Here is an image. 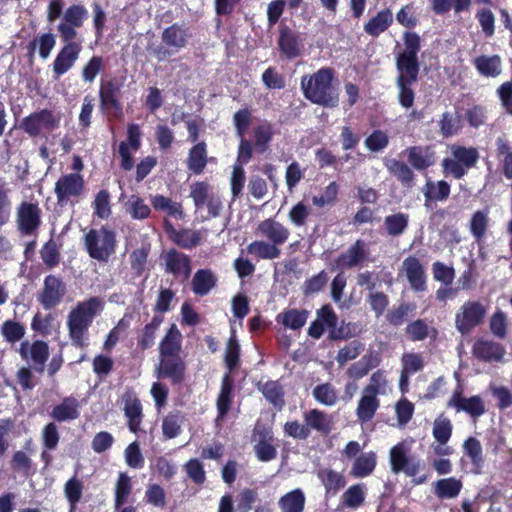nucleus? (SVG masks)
Instances as JSON below:
<instances>
[{
	"instance_id": "nucleus-19",
	"label": "nucleus",
	"mask_w": 512,
	"mask_h": 512,
	"mask_svg": "<svg viewBox=\"0 0 512 512\" xmlns=\"http://www.w3.org/2000/svg\"><path fill=\"white\" fill-rule=\"evenodd\" d=\"M19 352L23 359L32 361L41 370L49 355L48 345L43 341H35L32 344L23 342Z\"/></svg>"
},
{
	"instance_id": "nucleus-44",
	"label": "nucleus",
	"mask_w": 512,
	"mask_h": 512,
	"mask_svg": "<svg viewBox=\"0 0 512 512\" xmlns=\"http://www.w3.org/2000/svg\"><path fill=\"white\" fill-rule=\"evenodd\" d=\"M248 253L261 259H275L280 255L278 246L265 241H254L247 247Z\"/></svg>"
},
{
	"instance_id": "nucleus-16",
	"label": "nucleus",
	"mask_w": 512,
	"mask_h": 512,
	"mask_svg": "<svg viewBox=\"0 0 512 512\" xmlns=\"http://www.w3.org/2000/svg\"><path fill=\"white\" fill-rule=\"evenodd\" d=\"M81 45L73 41L66 42V45L59 51L53 62V73L55 79L67 73L79 58Z\"/></svg>"
},
{
	"instance_id": "nucleus-20",
	"label": "nucleus",
	"mask_w": 512,
	"mask_h": 512,
	"mask_svg": "<svg viewBox=\"0 0 512 512\" xmlns=\"http://www.w3.org/2000/svg\"><path fill=\"white\" fill-rule=\"evenodd\" d=\"M166 270L176 276L187 278L190 275V259L188 256L175 250H170L163 255Z\"/></svg>"
},
{
	"instance_id": "nucleus-4",
	"label": "nucleus",
	"mask_w": 512,
	"mask_h": 512,
	"mask_svg": "<svg viewBox=\"0 0 512 512\" xmlns=\"http://www.w3.org/2000/svg\"><path fill=\"white\" fill-rule=\"evenodd\" d=\"M449 151L450 156L443 160L442 167L446 175H452L456 179L462 178L479 157L478 151L473 147L451 145Z\"/></svg>"
},
{
	"instance_id": "nucleus-43",
	"label": "nucleus",
	"mask_w": 512,
	"mask_h": 512,
	"mask_svg": "<svg viewBox=\"0 0 512 512\" xmlns=\"http://www.w3.org/2000/svg\"><path fill=\"white\" fill-rule=\"evenodd\" d=\"M318 477L324 485L327 493L335 494L345 485V480L342 474L328 468L319 470Z\"/></svg>"
},
{
	"instance_id": "nucleus-64",
	"label": "nucleus",
	"mask_w": 512,
	"mask_h": 512,
	"mask_svg": "<svg viewBox=\"0 0 512 512\" xmlns=\"http://www.w3.org/2000/svg\"><path fill=\"white\" fill-rule=\"evenodd\" d=\"M362 350L363 345L360 342L352 341L339 350L336 361L340 366H343L348 361L356 359Z\"/></svg>"
},
{
	"instance_id": "nucleus-59",
	"label": "nucleus",
	"mask_w": 512,
	"mask_h": 512,
	"mask_svg": "<svg viewBox=\"0 0 512 512\" xmlns=\"http://www.w3.org/2000/svg\"><path fill=\"white\" fill-rule=\"evenodd\" d=\"M279 46L281 51L289 58H294L299 54L297 38L287 30L281 32Z\"/></svg>"
},
{
	"instance_id": "nucleus-57",
	"label": "nucleus",
	"mask_w": 512,
	"mask_h": 512,
	"mask_svg": "<svg viewBox=\"0 0 512 512\" xmlns=\"http://www.w3.org/2000/svg\"><path fill=\"white\" fill-rule=\"evenodd\" d=\"M489 224L488 213L484 211H477L473 214L470 221V231L472 235L480 240L486 233Z\"/></svg>"
},
{
	"instance_id": "nucleus-37",
	"label": "nucleus",
	"mask_w": 512,
	"mask_h": 512,
	"mask_svg": "<svg viewBox=\"0 0 512 512\" xmlns=\"http://www.w3.org/2000/svg\"><path fill=\"white\" fill-rule=\"evenodd\" d=\"M379 359L374 354L364 355L360 360L353 363L347 370V375L353 380H359L368 372L379 365Z\"/></svg>"
},
{
	"instance_id": "nucleus-47",
	"label": "nucleus",
	"mask_w": 512,
	"mask_h": 512,
	"mask_svg": "<svg viewBox=\"0 0 512 512\" xmlns=\"http://www.w3.org/2000/svg\"><path fill=\"white\" fill-rule=\"evenodd\" d=\"M385 166L394 176L405 185H410L413 181L414 174L412 170L403 162L396 159H387Z\"/></svg>"
},
{
	"instance_id": "nucleus-45",
	"label": "nucleus",
	"mask_w": 512,
	"mask_h": 512,
	"mask_svg": "<svg viewBox=\"0 0 512 512\" xmlns=\"http://www.w3.org/2000/svg\"><path fill=\"white\" fill-rule=\"evenodd\" d=\"M423 192L427 201H442L449 196L450 185L445 181H427Z\"/></svg>"
},
{
	"instance_id": "nucleus-11",
	"label": "nucleus",
	"mask_w": 512,
	"mask_h": 512,
	"mask_svg": "<svg viewBox=\"0 0 512 512\" xmlns=\"http://www.w3.org/2000/svg\"><path fill=\"white\" fill-rule=\"evenodd\" d=\"M59 125V119L49 110H41L23 119L21 127L31 136L51 131Z\"/></svg>"
},
{
	"instance_id": "nucleus-50",
	"label": "nucleus",
	"mask_w": 512,
	"mask_h": 512,
	"mask_svg": "<svg viewBox=\"0 0 512 512\" xmlns=\"http://www.w3.org/2000/svg\"><path fill=\"white\" fill-rule=\"evenodd\" d=\"M463 450L465 454L470 458L477 472L483 463L482 446L480 441L474 437L468 438L463 443Z\"/></svg>"
},
{
	"instance_id": "nucleus-26",
	"label": "nucleus",
	"mask_w": 512,
	"mask_h": 512,
	"mask_svg": "<svg viewBox=\"0 0 512 512\" xmlns=\"http://www.w3.org/2000/svg\"><path fill=\"white\" fill-rule=\"evenodd\" d=\"M473 353L483 360L499 361L504 356L505 349L493 341L479 340L474 344Z\"/></svg>"
},
{
	"instance_id": "nucleus-49",
	"label": "nucleus",
	"mask_w": 512,
	"mask_h": 512,
	"mask_svg": "<svg viewBox=\"0 0 512 512\" xmlns=\"http://www.w3.org/2000/svg\"><path fill=\"white\" fill-rule=\"evenodd\" d=\"M409 217L404 213H396L385 217L384 224L391 236L401 235L408 226Z\"/></svg>"
},
{
	"instance_id": "nucleus-35",
	"label": "nucleus",
	"mask_w": 512,
	"mask_h": 512,
	"mask_svg": "<svg viewBox=\"0 0 512 512\" xmlns=\"http://www.w3.org/2000/svg\"><path fill=\"white\" fill-rule=\"evenodd\" d=\"M124 412L130 431L135 433L141 423L142 409L140 401L131 395L125 396Z\"/></svg>"
},
{
	"instance_id": "nucleus-15",
	"label": "nucleus",
	"mask_w": 512,
	"mask_h": 512,
	"mask_svg": "<svg viewBox=\"0 0 512 512\" xmlns=\"http://www.w3.org/2000/svg\"><path fill=\"white\" fill-rule=\"evenodd\" d=\"M399 275L406 277L414 291L423 292L426 290L425 270L416 257L410 256L403 261Z\"/></svg>"
},
{
	"instance_id": "nucleus-18",
	"label": "nucleus",
	"mask_w": 512,
	"mask_h": 512,
	"mask_svg": "<svg viewBox=\"0 0 512 512\" xmlns=\"http://www.w3.org/2000/svg\"><path fill=\"white\" fill-rule=\"evenodd\" d=\"M257 234L278 246L286 242L290 232L283 224L270 218L258 224Z\"/></svg>"
},
{
	"instance_id": "nucleus-27",
	"label": "nucleus",
	"mask_w": 512,
	"mask_h": 512,
	"mask_svg": "<svg viewBox=\"0 0 512 512\" xmlns=\"http://www.w3.org/2000/svg\"><path fill=\"white\" fill-rule=\"evenodd\" d=\"M182 335L175 324H172L167 334L160 343V356H179L181 350Z\"/></svg>"
},
{
	"instance_id": "nucleus-55",
	"label": "nucleus",
	"mask_w": 512,
	"mask_h": 512,
	"mask_svg": "<svg viewBox=\"0 0 512 512\" xmlns=\"http://www.w3.org/2000/svg\"><path fill=\"white\" fill-rule=\"evenodd\" d=\"M240 347L235 336L234 324L231 323V336L226 346L225 362L229 370L234 369L239 360Z\"/></svg>"
},
{
	"instance_id": "nucleus-10",
	"label": "nucleus",
	"mask_w": 512,
	"mask_h": 512,
	"mask_svg": "<svg viewBox=\"0 0 512 512\" xmlns=\"http://www.w3.org/2000/svg\"><path fill=\"white\" fill-rule=\"evenodd\" d=\"M189 33L179 25H172L166 28L162 33L163 49L158 50L159 59H164L167 55L175 54L185 48Z\"/></svg>"
},
{
	"instance_id": "nucleus-17",
	"label": "nucleus",
	"mask_w": 512,
	"mask_h": 512,
	"mask_svg": "<svg viewBox=\"0 0 512 512\" xmlns=\"http://www.w3.org/2000/svg\"><path fill=\"white\" fill-rule=\"evenodd\" d=\"M448 406L455 408L457 412L464 411L472 417H479L485 412L484 403L479 396L465 398L460 391L453 393Z\"/></svg>"
},
{
	"instance_id": "nucleus-63",
	"label": "nucleus",
	"mask_w": 512,
	"mask_h": 512,
	"mask_svg": "<svg viewBox=\"0 0 512 512\" xmlns=\"http://www.w3.org/2000/svg\"><path fill=\"white\" fill-rule=\"evenodd\" d=\"M1 333L8 342L19 341L25 334V327L13 320L5 321L1 326Z\"/></svg>"
},
{
	"instance_id": "nucleus-42",
	"label": "nucleus",
	"mask_w": 512,
	"mask_h": 512,
	"mask_svg": "<svg viewBox=\"0 0 512 512\" xmlns=\"http://www.w3.org/2000/svg\"><path fill=\"white\" fill-rule=\"evenodd\" d=\"M126 212L135 220H144L151 213L150 207L137 195L130 196L124 204Z\"/></svg>"
},
{
	"instance_id": "nucleus-8",
	"label": "nucleus",
	"mask_w": 512,
	"mask_h": 512,
	"mask_svg": "<svg viewBox=\"0 0 512 512\" xmlns=\"http://www.w3.org/2000/svg\"><path fill=\"white\" fill-rule=\"evenodd\" d=\"M83 190L84 180L79 173H69L61 176L54 187L57 203L61 206L79 198Z\"/></svg>"
},
{
	"instance_id": "nucleus-30",
	"label": "nucleus",
	"mask_w": 512,
	"mask_h": 512,
	"mask_svg": "<svg viewBox=\"0 0 512 512\" xmlns=\"http://www.w3.org/2000/svg\"><path fill=\"white\" fill-rule=\"evenodd\" d=\"M79 402L77 399L65 398L60 404L56 405L51 413L53 419L59 422L74 420L79 417Z\"/></svg>"
},
{
	"instance_id": "nucleus-33",
	"label": "nucleus",
	"mask_w": 512,
	"mask_h": 512,
	"mask_svg": "<svg viewBox=\"0 0 512 512\" xmlns=\"http://www.w3.org/2000/svg\"><path fill=\"white\" fill-rule=\"evenodd\" d=\"M393 22V14L389 9H384L371 18L364 26V31L370 36L377 37Z\"/></svg>"
},
{
	"instance_id": "nucleus-6",
	"label": "nucleus",
	"mask_w": 512,
	"mask_h": 512,
	"mask_svg": "<svg viewBox=\"0 0 512 512\" xmlns=\"http://www.w3.org/2000/svg\"><path fill=\"white\" fill-rule=\"evenodd\" d=\"M487 311V307L480 301L468 300L464 302L455 314V328L462 335L469 334L474 328L483 323Z\"/></svg>"
},
{
	"instance_id": "nucleus-58",
	"label": "nucleus",
	"mask_w": 512,
	"mask_h": 512,
	"mask_svg": "<svg viewBox=\"0 0 512 512\" xmlns=\"http://www.w3.org/2000/svg\"><path fill=\"white\" fill-rule=\"evenodd\" d=\"M407 334L413 341H420L428 336H435L434 328L429 327L423 320H416L407 327Z\"/></svg>"
},
{
	"instance_id": "nucleus-22",
	"label": "nucleus",
	"mask_w": 512,
	"mask_h": 512,
	"mask_svg": "<svg viewBox=\"0 0 512 512\" xmlns=\"http://www.w3.org/2000/svg\"><path fill=\"white\" fill-rule=\"evenodd\" d=\"M303 418L310 431L316 430L324 435L329 434L334 426L333 417L318 409H312L304 413Z\"/></svg>"
},
{
	"instance_id": "nucleus-40",
	"label": "nucleus",
	"mask_w": 512,
	"mask_h": 512,
	"mask_svg": "<svg viewBox=\"0 0 512 512\" xmlns=\"http://www.w3.org/2000/svg\"><path fill=\"white\" fill-rule=\"evenodd\" d=\"M365 257V243L358 240L353 246H351L346 253L342 254L338 259V266L353 267L363 261Z\"/></svg>"
},
{
	"instance_id": "nucleus-24",
	"label": "nucleus",
	"mask_w": 512,
	"mask_h": 512,
	"mask_svg": "<svg viewBox=\"0 0 512 512\" xmlns=\"http://www.w3.org/2000/svg\"><path fill=\"white\" fill-rule=\"evenodd\" d=\"M477 72L484 77H497L502 71V61L498 55H480L473 60Z\"/></svg>"
},
{
	"instance_id": "nucleus-32",
	"label": "nucleus",
	"mask_w": 512,
	"mask_h": 512,
	"mask_svg": "<svg viewBox=\"0 0 512 512\" xmlns=\"http://www.w3.org/2000/svg\"><path fill=\"white\" fill-rule=\"evenodd\" d=\"M376 463L374 452L362 453L354 460L350 473L355 478L367 477L374 471Z\"/></svg>"
},
{
	"instance_id": "nucleus-54",
	"label": "nucleus",
	"mask_w": 512,
	"mask_h": 512,
	"mask_svg": "<svg viewBox=\"0 0 512 512\" xmlns=\"http://www.w3.org/2000/svg\"><path fill=\"white\" fill-rule=\"evenodd\" d=\"M56 44V36L52 33H45L35 38L31 43L32 49H38L39 55L43 59L50 56L51 51Z\"/></svg>"
},
{
	"instance_id": "nucleus-48",
	"label": "nucleus",
	"mask_w": 512,
	"mask_h": 512,
	"mask_svg": "<svg viewBox=\"0 0 512 512\" xmlns=\"http://www.w3.org/2000/svg\"><path fill=\"white\" fill-rule=\"evenodd\" d=\"M461 487L462 484L459 480L450 477L437 481L435 492L440 498H454L459 494Z\"/></svg>"
},
{
	"instance_id": "nucleus-23",
	"label": "nucleus",
	"mask_w": 512,
	"mask_h": 512,
	"mask_svg": "<svg viewBox=\"0 0 512 512\" xmlns=\"http://www.w3.org/2000/svg\"><path fill=\"white\" fill-rule=\"evenodd\" d=\"M380 407L377 397L362 391L356 407V416L361 424L371 421Z\"/></svg>"
},
{
	"instance_id": "nucleus-38",
	"label": "nucleus",
	"mask_w": 512,
	"mask_h": 512,
	"mask_svg": "<svg viewBox=\"0 0 512 512\" xmlns=\"http://www.w3.org/2000/svg\"><path fill=\"white\" fill-rule=\"evenodd\" d=\"M216 284V277L212 271L208 269L198 270L192 280L193 292L203 296L210 292Z\"/></svg>"
},
{
	"instance_id": "nucleus-61",
	"label": "nucleus",
	"mask_w": 512,
	"mask_h": 512,
	"mask_svg": "<svg viewBox=\"0 0 512 512\" xmlns=\"http://www.w3.org/2000/svg\"><path fill=\"white\" fill-rule=\"evenodd\" d=\"M402 370L407 374H415L424 367L423 356L419 353H405L401 358Z\"/></svg>"
},
{
	"instance_id": "nucleus-12",
	"label": "nucleus",
	"mask_w": 512,
	"mask_h": 512,
	"mask_svg": "<svg viewBox=\"0 0 512 512\" xmlns=\"http://www.w3.org/2000/svg\"><path fill=\"white\" fill-rule=\"evenodd\" d=\"M18 230L24 235L33 234L41 224V210L37 204L22 202L16 211Z\"/></svg>"
},
{
	"instance_id": "nucleus-5",
	"label": "nucleus",
	"mask_w": 512,
	"mask_h": 512,
	"mask_svg": "<svg viewBox=\"0 0 512 512\" xmlns=\"http://www.w3.org/2000/svg\"><path fill=\"white\" fill-rule=\"evenodd\" d=\"M85 246L90 257L107 261L115 252L116 235L107 227L92 229L85 236Z\"/></svg>"
},
{
	"instance_id": "nucleus-39",
	"label": "nucleus",
	"mask_w": 512,
	"mask_h": 512,
	"mask_svg": "<svg viewBox=\"0 0 512 512\" xmlns=\"http://www.w3.org/2000/svg\"><path fill=\"white\" fill-rule=\"evenodd\" d=\"M152 206L157 211H163L176 219L184 216L182 205L163 195H155L151 198Z\"/></svg>"
},
{
	"instance_id": "nucleus-31",
	"label": "nucleus",
	"mask_w": 512,
	"mask_h": 512,
	"mask_svg": "<svg viewBox=\"0 0 512 512\" xmlns=\"http://www.w3.org/2000/svg\"><path fill=\"white\" fill-rule=\"evenodd\" d=\"M306 502L304 492L297 488L284 494L278 501L280 512H303Z\"/></svg>"
},
{
	"instance_id": "nucleus-36",
	"label": "nucleus",
	"mask_w": 512,
	"mask_h": 512,
	"mask_svg": "<svg viewBox=\"0 0 512 512\" xmlns=\"http://www.w3.org/2000/svg\"><path fill=\"white\" fill-rule=\"evenodd\" d=\"M339 194V185L332 181L319 194L312 196V204L318 208H330L336 204Z\"/></svg>"
},
{
	"instance_id": "nucleus-21",
	"label": "nucleus",
	"mask_w": 512,
	"mask_h": 512,
	"mask_svg": "<svg viewBox=\"0 0 512 512\" xmlns=\"http://www.w3.org/2000/svg\"><path fill=\"white\" fill-rule=\"evenodd\" d=\"M158 378H169L173 382H179L184 375V365L179 356L161 357L156 370Z\"/></svg>"
},
{
	"instance_id": "nucleus-41",
	"label": "nucleus",
	"mask_w": 512,
	"mask_h": 512,
	"mask_svg": "<svg viewBox=\"0 0 512 512\" xmlns=\"http://www.w3.org/2000/svg\"><path fill=\"white\" fill-rule=\"evenodd\" d=\"M233 381L229 374L222 379L221 391L217 399L218 419L223 418L230 408Z\"/></svg>"
},
{
	"instance_id": "nucleus-29",
	"label": "nucleus",
	"mask_w": 512,
	"mask_h": 512,
	"mask_svg": "<svg viewBox=\"0 0 512 512\" xmlns=\"http://www.w3.org/2000/svg\"><path fill=\"white\" fill-rule=\"evenodd\" d=\"M396 65L399 76L397 80L415 82L419 72L417 57L397 55Z\"/></svg>"
},
{
	"instance_id": "nucleus-14",
	"label": "nucleus",
	"mask_w": 512,
	"mask_h": 512,
	"mask_svg": "<svg viewBox=\"0 0 512 512\" xmlns=\"http://www.w3.org/2000/svg\"><path fill=\"white\" fill-rule=\"evenodd\" d=\"M65 293L66 286L62 280L54 275H49L44 280L38 300L45 309H51L60 304Z\"/></svg>"
},
{
	"instance_id": "nucleus-56",
	"label": "nucleus",
	"mask_w": 512,
	"mask_h": 512,
	"mask_svg": "<svg viewBox=\"0 0 512 512\" xmlns=\"http://www.w3.org/2000/svg\"><path fill=\"white\" fill-rule=\"evenodd\" d=\"M65 496L71 506V510H74L76 504L80 501L83 492V483L76 477L69 479L64 486Z\"/></svg>"
},
{
	"instance_id": "nucleus-13",
	"label": "nucleus",
	"mask_w": 512,
	"mask_h": 512,
	"mask_svg": "<svg viewBox=\"0 0 512 512\" xmlns=\"http://www.w3.org/2000/svg\"><path fill=\"white\" fill-rule=\"evenodd\" d=\"M141 145V130L136 124H130L127 128V141L119 144L118 153L121 157V167L131 170L134 166L133 152H137Z\"/></svg>"
},
{
	"instance_id": "nucleus-51",
	"label": "nucleus",
	"mask_w": 512,
	"mask_h": 512,
	"mask_svg": "<svg viewBox=\"0 0 512 512\" xmlns=\"http://www.w3.org/2000/svg\"><path fill=\"white\" fill-rule=\"evenodd\" d=\"M131 489L130 477L126 473H120L115 487V507L117 509L126 503Z\"/></svg>"
},
{
	"instance_id": "nucleus-1",
	"label": "nucleus",
	"mask_w": 512,
	"mask_h": 512,
	"mask_svg": "<svg viewBox=\"0 0 512 512\" xmlns=\"http://www.w3.org/2000/svg\"><path fill=\"white\" fill-rule=\"evenodd\" d=\"M104 302L99 297H91L78 302L68 313L66 325L69 339L78 348L89 345V327L102 312Z\"/></svg>"
},
{
	"instance_id": "nucleus-7",
	"label": "nucleus",
	"mask_w": 512,
	"mask_h": 512,
	"mask_svg": "<svg viewBox=\"0 0 512 512\" xmlns=\"http://www.w3.org/2000/svg\"><path fill=\"white\" fill-rule=\"evenodd\" d=\"M190 197L193 199L196 211L206 207L209 217L219 216L222 209V201L207 183H193L190 187Z\"/></svg>"
},
{
	"instance_id": "nucleus-52",
	"label": "nucleus",
	"mask_w": 512,
	"mask_h": 512,
	"mask_svg": "<svg viewBox=\"0 0 512 512\" xmlns=\"http://www.w3.org/2000/svg\"><path fill=\"white\" fill-rule=\"evenodd\" d=\"M273 137V129L272 126L265 122L259 124L254 129V139H255V147L256 149L263 153L267 150L269 142Z\"/></svg>"
},
{
	"instance_id": "nucleus-9",
	"label": "nucleus",
	"mask_w": 512,
	"mask_h": 512,
	"mask_svg": "<svg viewBox=\"0 0 512 512\" xmlns=\"http://www.w3.org/2000/svg\"><path fill=\"white\" fill-rule=\"evenodd\" d=\"M88 17V10L83 5H72L64 13L61 23L58 25V32L64 42L73 41L77 32Z\"/></svg>"
},
{
	"instance_id": "nucleus-34",
	"label": "nucleus",
	"mask_w": 512,
	"mask_h": 512,
	"mask_svg": "<svg viewBox=\"0 0 512 512\" xmlns=\"http://www.w3.org/2000/svg\"><path fill=\"white\" fill-rule=\"evenodd\" d=\"M407 152L409 163L417 170H424L434 164V154L429 148L411 147Z\"/></svg>"
},
{
	"instance_id": "nucleus-46",
	"label": "nucleus",
	"mask_w": 512,
	"mask_h": 512,
	"mask_svg": "<svg viewBox=\"0 0 512 512\" xmlns=\"http://www.w3.org/2000/svg\"><path fill=\"white\" fill-rule=\"evenodd\" d=\"M206 162V146L204 143H198L190 150L188 158V168L192 172L199 174L205 168Z\"/></svg>"
},
{
	"instance_id": "nucleus-28",
	"label": "nucleus",
	"mask_w": 512,
	"mask_h": 512,
	"mask_svg": "<svg viewBox=\"0 0 512 512\" xmlns=\"http://www.w3.org/2000/svg\"><path fill=\"white\" fill-rule=\"evenodd\" d=\"M309 313L306 310L287 309L279 313L276 321L286 329L300 330L307 322Z\"/></svg>"
},
{
	"instance_id": "nucleus-53",
	"label": "nucleus",
	"mask_w": 512,
	"mask_h": 512,
	"mask_svg": "<svg viewBox=\"0 0 512 512\" xmlns=\"http://www.w3.org/2000/svg\"><path fill=\"white\" fill-rule=\"evenodd\" d=\"M314 398L325 406H333L338 400L334 387L328 383L318 385L313 390Z\"/></svg>"
},
{
	"instance_id": "nucleus-2",
	"label": "nucleus",
	"mask_w": 512,
	"mask_h": 512,
	"mask_svg": "<svg viewBox=\"0 0 512 512\" xmlns=\"http://www.w3.org/2000/svg\"><path fill=\"white\" fill-rule=\"evenodd\" d=\"M333 72L329 68H322L311 76H304L301 88L304 96L315 104L326 107H335L339 98L337 90L332 86Z\"/></svg>"
},
{
	"instance_id": "nucleus-3",
	"label": "nucleus",
	"mask_w": 512,
	"mask_h": 512,
	"mask_svg": "<svg viewBox=\"0 0 512 512\" xmlns=\"http://www.w3.org/2000/svg\"><path fill=\"white\" fill-rule=\"evenodd\" d=\"M413 440H403L390 449L389 462L393 473L403 472L409 477L414 478L416 484H421L426 480L425 476L418 477L422 470L421 460L411 456Z\"/></svg>"
},
{
	"instance_id": "nucleus-62",
	"label": "nucleus",
	"mask_w": 512,
	"mask_h": 512,
	"mask_svg": "<svg viewBox=\"0 0 512 512\" xmlns=\"http://www.w3.org/2000/svg\"><path fill=\"white\" fill-rule=\"evenodd\" d=\"M451 434V421L442 415L436 418L433 425V437L435 441L448 442Z\"/></svg>"
},
{
	"instance_id": "nucleus-25",
	"label": "nucleus",
	"mask_w": 512,
	"mask_h": 512,
	"mask_svg": "<svg viewBox=\"0 0 512 512\" xmlns=\"http://www.w3.org/2000/svg\"><path fill=\"white\" fill-rule=\"evenodd\" d=\"M392 390V385L389 382L386 373L383 370H377L370 376L369 382L362 391L378 398V396L391 394Z\"/></svg>"
},
{
	"instance_id": "nucleus-60",
	"label": "nucleus",
	"mask_w": 512,
	"mask_h": 512,
	"mask_svg": "<svg viewBox=\"0 0 512 512\" xmlns=\"http://www.w3.org/2000/svg\"><path fill=\"white\" fill-rule=\"evenodd\" d=\"M365 499L364 488L360 484L353 485L343 494V503L349 507L356 509L360 507Z\"/></svg>"
}]
</instances>
